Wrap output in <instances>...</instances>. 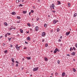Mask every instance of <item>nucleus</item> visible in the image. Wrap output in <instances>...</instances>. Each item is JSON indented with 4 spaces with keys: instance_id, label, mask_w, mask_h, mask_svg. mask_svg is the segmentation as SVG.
I'll list each match as a JSON object with an SVG mask.
<instances>
[{
    "instance_id": "nucleus-28",
    "label": "nucleus",
    "mask_w": 77,
    "mask_h": 77,
    "mask_svg": "<svg viewBox=\"0 0 77 77\" xmlns=\"http://www.w3.org/2000/svg\"><path fill=\"white\" fill-rule=\"evenodd\" d=\"M4 24L5 25V26H8V25L7 24V23H6L5 22L4 23Z\"/></svg>"
},
{
    "instance_id": "nucleus-46",
    "label": "nucleus",
    "mask_w": 77,
    "mask_h": 77,
    "mask_svg": "<svg viewBox=\"0 0 77 77\" xmlns=\"http://www.w3.org/2000/svg\"><path fill=\"white\" fill-rule=\"evenodd\" d=\"M13 47L12 45H10V47Z\"/></svg>"
},
{
    "instance_id": "nucleus-17",
    "label": "nucleus",
    "mask_w": 77,
    "mask_h": 77,
    "mask_svg": "<svg viewBox=\"0 0 77 77\" xmlns=\"http://www.w3.org/2000/svg\"><path fill=\"white\" fill-rule=\"evenodd\" d=\"M16 14V13H15V12H13L12 13V15H15Z\"/></svg>"
},
{
    "instance_id": "nucleus-47",
    "label": "nucleus",
    "mask_w": 77,
    "mask_h": 77,
    "mask_svg": "<svg viewBox=\"0 0 77 77\" xmlns=\"http://www.w3.org/2000/svg\"><path fill=\"white\" fill-rule=\"evenodd\" d=\"M52 12H54V13H55L56 12V11H52Z\"/></svg>"
},
{
    "instance_id": "nucleus-40",
    "label": "nucleus",
    "mask_w": 77,
    "mask_h": 77,
    "mask_svg": "<svg viewBox=\"0 0 77 77\" xmlns=\"http://www.w3.org/2000/svg\"><path fill=\"white\" fill-rule=\"evenodd\" d=\"M16 62L17 63H18L19 64V62H18V61H16Z\"/></svg>"
},
{
    "instance_id": "nucleus-15",
    "label": "nucleus",
    "mask_w": 77,
    "mask_h": 77,
    "mask_svg": "<svg viewBox=\"0 0 77 77\" xmlns=\"http://www.w3.org/2000/svg\"><path fill=\"white\" fill-rule=\"evenodd\" d=\"M23 13L24 14H26V13H27V11H23Z\"/></svg>"
},
{
    "instance_id": "nucleus-45",
    "label": "nucleus",
    "mask_w": 77,
    "mask_h": 77,
    "mask_svg": "<svg viewBox=\"0 0 77 77\" xmlns=\"http://www.w3.org/2000/svg\"><path fill=\"white\" fill-rule=\"evenodd\" d=\"M67 56H70V55H69V54H67Z\"/></svg>"
},
{
    "instance_id": "nucleus-8",
    "label": "nucleus",
    "mask_w": 77,
    "mask_h": 77,
    "mask_svg": "<svg viewBox=\"0 0 77 77\" xmlns=\"http://www.w3.org/2000/svg\"><path fill=\"white\" fill-rule=\"evenodd\" d=\"M57 21H58V20H54L53 21L54 24H56V23Z\"/></svg>"
},
{
    "instance_id": "nucleus-52",
    "label": "nucleus",
    "mask_w": 77,
    "mask_h": 77,
    "mask_svg": "<svg viewBox=\"0 0 77 77\" xmlns=\"http://www.w3.org/2000/svg\"><path fill=\"white\" fill-rule=\"evenodd\" d=\"M57 51H58V52H59V51H60L59 50V49L58 50V49H57Z\"/></svg>"
},
{
    "instance_id": "nucleus-53",
    "label": "nucleus",
    "mask_w": 77,
    "mask_h": 77,
    "mask_svg": "<svg viewBox=\"0 0 77 77\" xmlns=\"http://www.w3.org/2000/svg\"><path fill=\"white\" fill-rule=\"evenodd\" d=\"M27 49V48L26 47H25L24 48V50H25V49Z\"/></svg>"
},
{
    "instance_id": "nucleus-31",
    "label": "nucleus",
    "mask_w": 77,
    "mask_h": 77,
    "mask_svg": "<svg viewBox=\"0 0 77 77\" xmlns=\"http://www.w3.org/2000/svg\"><path fill=\"white\" fill-rule=\"evenodd\" d=\"M57 63L58 64H59V63H60V61H59V60H58Z\"/></svg>"
},
{
    "instance_id": "nucleus-18",
    "label": "nucleus",
    "mask_w": 77,
    "mask_h": 77,
    "mask_svg": "<svg viewBox=\"0 0 77 77\" xmlns=\"http://www.w3.org/2000/svg\"><path fill=\"white\" fill-rule=\"evenodd\" d=\"M17 19H18L19 20H20V19L21 17H20L17 16Z\"/></svg>"
},
{
    "instance_id": "nucleus-4",
    "label": "nucleus",
    "mask_w": 77,
    "mask_h": 77,
    "mask_svg": "<svg viewBox=\"0 0 77 77\" xmlns=\"http://www.w3.org/2000/svg\"><path fill=\"white\" fill-rule=\"evenodd\" d=\"M57 48H56L55 49L54 52V53H57Z\"/></svg>"
},
{
    "instance_id": "nucleus-12",
    "label": "nucleus",
    "mask_w": 77,
    "mask_h": 77,
    "mask_svg": "<svg viewBox=\"0 0 77 77\" xmlns=\"http://www.w3.org/2000/svg\"><path fill=\"white\" fill-rule=\"evenodd\" d=\"M20 30L21 33H23V29H20Z\"/></svg>"
},
{
    "instance_id": "nucleus-26",
    "label": "nucleus",
    "mask_w": 77,
    "mask_h": 77,
    "mask_svg": "<svg viewBox=\"0 0 77 77\" xmlns=\"http://www.w3.org/2000/svg\"><path fill=\"white\" fill-rule=\"evenodd\" d=\"M8 51L7 50H6L4 51L5 53H7V52Z\"/></svg>"
},
{
    "instance_id": "nucleus-62",
    "label": "nucleus",
    "mask_w": 77,
    "mask_h": 77,
    "mask_svg": "<svg viewBox=\"0 0 77 77\" xmlns=\"http://www.w3.org/2000/svg\"><path fill=\"white\" fill-rule=\"evenodd\" d=\"M26 33H29V31H28V32L26 31Z\"/></svg>"
},
{
    "instance_id": "nucleus-10",
    "label": "nucleus",
    "mask_w": 77,
    "mask_h": 77,
    "mask_svg": "<svg viewBox=\"0 0 77 77\" xmlns=\"http://www.w3.org/2000/svg\"><path fill=\"white\" fill-rule=\"evenodd\" d=\"M69 33H70V31L69 32H66V35H67V36L69 34Z\"/></svg>"
},
{
    "instance_id": "nucleus-57",
    "label": "nucleus",
    "mask_w": 77,
    "mask_h": 77,
    "mask_svg": "<svg viewBox=\"0 0 77 77\" xmlns=\"http://www.w3.org/2000/svg\"><path fill=\"white\" fill-rule=\"evenodd\" d=\"M12 65H14V63H12Z\"/></svg>"
},
{
    "instance_id": "nucleus-13",
    "label": "nucleus",
    "mask_w": 77,
    "mask_h": 77,
    "mask_svg": "<svg viewBox=\"0 0 77 77\" xmlns=\"http://www.w3.org/2000/svg\"><path fill=\"white\" fill-rule=\"evenodd\" d=\"M35 30L36 31L38 30V26L35 27Z\"/></svg>"
},
{
    "instance_id": "nucleus-16",
    "label": "nucleus",
    "mask_w": 77,
    "mask_h": 77,
    "mask_svg": "<svg viewBox=\"0 0 77 77\" xmlns=\"http://www.w3.org/2000/svg\"><path fill=\"white\" fill-rule=\"evenodd\" d=\"M77 13H75L73 15V17H76V16H77Z\"/></svg>"
},
{
    "instance_id": "nucleus-60",
    "label": "nucleus",
    "mask_w": 77,
    "mask_h": 77,
    "mask_svg": "<svg viewBox=\"0 0 77 77\" xmlns=\"http://www.w3.org/2000/svg\"><path fill=\"white\" fill-rule=\"evenodd\" d=\"M75 46H76V48H77V44H76Z\"/></svg>"
},
{
    "instance_id": "nucleus-41",
    "label": "nucleus",
    "mask_w": 77,
    "mask_h": 77,
    "mask_svg": "<svg viewBox=\"0 0 77 77\" xmlns=\"http://www.w3.org/2000/svg\"><path fill=\"white\" fill-rule=\"evenodd\" d=\"M27 41H30V39H27Z\"/></svg>"
},
{
    "instance_id": "nucleus-2",
    "label": "nucleus",
    "mask_w": 77,
    "mask_h": 77,
    "mask_svg": "<svg viewBox=\"0 0 77 77\" xmlns=\"http://www.w3.org/2000/svg\"><path fill=\"white\" fill-rule=\"evenodd\" d=\"M18 44L16 46H15V48H16L17 50H20V47H18Z\"/></svg>"
},
{
    "instance_id": "nucleus-59",
    "label": "nucleus",
    "mask_w": 77,
    "mask_h": 77,
    "mask_svg": "<svg viewBox=\"0 0 77 77\" xmlns=\"http://www.w3.org/2000/svg\"><path fill=\"white\" fill-rule=\"evenodd\" d=\"M33 9H35V7L34 6H33Z\"/></svg>"
},
{
    "instance_id": "nucleus-24",
    "label": "nucleus",
    "mask_w": 77,
    "mask_h": 77,
    "mask_svg": "<svg viewBox=\"0 0 77 77\" xmlns=\"http://www.w3.org/2000/svg\"><path fill=\"white\" fill-rule=\"evenodd\" d=\"M51 6H52V7H54V4H52Z\"/></svg>"
},
{
    "instance_id": "nucleus-48",
    "label": "nucleus",
    "mask_w": 77,
    "mask_h": 77,
    "mask_svg": "<svg viewBox=\"0 0 77 77\" xmlns=\"http://www.w3.org/2000/svg\"><path fill=\"white\" fill-rule=\"evenodd\" d=\"M58 73L57 72L55 73V75H57Z\"/></svg>"
},
{
    "instance_id": "nucleus-29",
    "label": "nucleus",
    "mask_w": 77,
    "mask_h": 77,
    "mask_svg": "<svg viewBox=\"0 0 77 77\" xmlns=\"http://www.w3.org/2000/svg\"><path fill=\"white\" fill-rule=\"evenodd\" d=\"M50 9H51V10H52V8L51 7H52L51 6V5H50Z\"/></svg>"
},
{
    "instance_id": "nucleus-42",
    "label": "nucleus",
    "mask_w": 77,
    "mask_h": 77,
    "mask_svg": "<svg viewBox=\"0 0 77 77\" xmlns=\"http://www.w3.org/2000/svg\"><path fill=\"white\" fill-rule=\"evenodd\" d=\"M58 42H61V40L60 39H59Z\"/></svg>"
},
{
    "instance_id": "nucleus-36",
    "label": "nucleus",
    "mask_w": 77,
    "mask_h": 77,
    "mask_svg": "<svg viewBox=\"0 0 77 77\" xmlns=\"http://www.w3.org/2000/svg\"><path fill=\"white\" fill-rule=\"evenodd\" d=\"M73 49H74V50H76V49H75V48L74 47H73Z\"/></svg>"
},
{
    "instance_id": "nucleus-7",
    "label": "nucleus",
    "mask_w": 77,
    "mask_h": 77,
    "mask_svg": "<svg viewBox=\"0 0 77 77\" xmlns=\"http://www.w3.org/2000/svg\"><path fill=\"white\" fill-rule=\"evenodd\" d=\"M44 59L45 61H46V62H47V61H48V58H47L45 57Z\"/></svg>"
},
{
    "instance_id": "nucleus-22",
    "label": "nucleus",
    "mask_w": 77,
    "mask_h": 77,
    "mask_svg": "<svg viewBox=\"0 0 77 77\" xmlns=\"http://www.w3.org/2000/svg\"><path fill=\"white\" fill-rule=\"evenodd\" d=\"M27 25L28 26H29V27H30L31 26L30 24L29 23H27Z\"/></svg>"
},
{
    "instance_id": "nucleus-27",
    "label": "nucleus",
    "mask_w": 77,
    "mask_h": 77,
    "mask_svg": "<svg viewBox=\"0 0 77 77\" xmlns=\"http://www.w3.org/2000/svg\"><path fill=\"white\" fill-rule=\"evenodd\" d=\"M7 35H11V34L9 32H8Z\"/></svg>"
},
{
    "instance_id": "nucleus-20",
    "label": "nucleus",
    "mask_w": 77,
    "mask_h": 77,
    "mask_svg": "<svg viewBox=\"0 0 77 77\" xmlns=\"http://www.w3.org/2000/svg\"><path fill=\"white\" fill-rule=\"evenodd\" d=\"M73 70L74 71V72H75V71H76V70L75 69V68H73Z\"/></svg>"
},
{
    "instance_id": "nucleus-21",
    "label": "nucleus",
    "mask_w": 77,
    "mask_h": 77,
    "mask_svg": "<svg viewBox=\"0 0 77 77\" xmlns=\"http://www.w3.org/2000/svg\"><path fill=\"white\" fill-rule=\"evenodd\" d=\"M48 44H46L45 45V47H48Z\"/></svg>"
},
{
    "instance_id": "nucleus-35",
    "label": "nucleus",
    "mask_w": 77,
    "mask_h": 77,
    "mask_svg": "<svg viewBox=\"0 0 77 77\" xmlns=\"http://www.w3.org/2000/svg\"><path fill=\"white\" fill-rule=\"evenodd\" d=\"M20 6L22 7V6H23V5H22V4H20V5L19 6V7H20Z\"/></svg>"
},
{
    "instance_id": "nucleus-33",
    "label": "nucleus",
    "mask_w": 77,
    "mask_h": 77,
    "mask_svg": "<svg viewBox=\"0 0 77 77\" xmlns=\"http://www.w3.org/2000/svg\"><path fill=\"white\" fill-rule=\"evenodd\" d=\"M72 50V48L70 47V51H71Z\"/></svg>"
},
{
    "instance_id": "nucleus-9",
    "label": "nucleus",
    "mask_w": 77,
    "mask_h": 77,
    "mask_svg": "<svg viewBox=\"0 0 77 77\" xmlns=\"http://www.w3.org/2000/svg\"><path fill=\"white\" fill-rule=\"evenodd\" d=\"M11 60L14 63H15V62L14 61V58H11Z\"/></svg>"
},
{
    "instance_id": "nucleus-58",
    "label": "nucleus",
    "mask_w": 77,
    "mask_h": 77,
    "mask_svg": "<svg viewBox=\"0 0 77 77\" xmlns=\"http://www.w3.org/2000/svg\"><path fill=\"white\" fill-rule=\"evenodd\" d=\"M24 60V58H22V60H23V61Z\"/></svg>"
},
{
    "instance_id": "nucleus-63",
    "label": "nucleus",
    "mask_w": 77,
    "mask_h": 77,
    "mask_svg": "<svg viewBox=\"0 0 77 77\" xmlns=\"http://www.w3.org/2000/svg\"><path fill=\"white\" fill-rule=\"evenodd\" d=\"M53 30H51V33H52V32H53Z\"/></svg>"
},
{
    "instance_id": "nucleus-1",
    "label": "nucleus",
    "mask_w": 77,
    "mask_h": 77,
    "mask_svg": "<svg viewBox=\"0 0 77 77\" xmlns=\"http://www.w3.org/2000/svg\"><path fill=\"white\" fill-rule=\"evenodd\" d=\"M39 68L37 67V68H34L33 69V71H36L38 70V69Z\"/></svg>"
},
{
    "instance_id": "nucleus-25",
    "label": "nucleus",
    "mask_w": 77,
    "mask_h": 77,
    "mask_svg": "<svg viewBox=\"0 0 77 77\" xmlns=\"http://www.w3.org/2000/svg\"><path fill=\"white\" fill-rule=\"evenodd\" d=\"M68 6L70 7V4L69 3H68Z\"/></svg>"
},
{
    "instance_id": "nucleus-30",
    "label": "nucleus",
    "mask_w": 77,
    "mask_h": 77,
    "mask_svg": "<svg viewBox=\"0 0 77 77\" xmlns=\"http://www.w3.org/2000/svg\"><path fill=\"white\" fill-rule=\"evenodd\" d=\"M16 3H19V0H17Z\"/></svg>"
},
{
    "instance_id": "nucleus-6",
    "label": "nucleus",
    "mask_w": 77,
    "mask_h": 77,
    "mask_svg": "<svg viewBox=\"0 0 77 77\" xmlns=\"http://www.w3.org/2000/svg\"><path fill=\"white\" fill-rule=\"evenodd\" d=\"M57 2L58 3L57 4V5H61V3H60V2L59 1H57Z\"/></svg>"
},
{
    "instance_id": "nucleus-3",
    "label": "nucleus",
    "mask_w": 77,
    "mask_h": 77,
    "mask_svg": "<svg viewBox=\"0 0 77 77\" xmlns=\"http://www.w3.org/2000/svg\"><path fill=\"white\" fill-rule=\"evenodd\" d=\"M45 32H43L42 33V36H45Z\"/></svg>"
},
{
    "instance_id": "nucleus-43",
    "label": "nucleus",
    "mask_w": 77,
    "mask_h": 77,
    "mask_svg": "<svg viewBox=\"0 0 77 77\" xmlns=\"http://www.w3.org/2000/svg\"><path fill=\"white\" fill-rule=\"evenodd\" d=\"M8 40H9V42L11 41V39H9Z\"/></svg>"
},
{
    "instance_id": "nucleus-32",
    "label": "nucleus",
    "mask_w": 77,
    "mask_h": 77,
    "mask_svg": "<svg viewBox=\"0 0 77 77\" xmlns=\"http://www.w3.org/2000/svg\"><path fill=\"white\" fill-rule=\"evenodd\" d=\"M44 27H47V25L46 24H44Z\"/></svg>"
},
{
    "instance_id": "nucleus-5",
    "label": "nucleus",
    "mask_w": 77,
    "mask_h": 77,
    "mask_svg": "<svg viewBox=\"0 0 77 77\" xmlns=\"http://www.w3.org/2000/svg\"><path fill=\"white\" fill-rule=\"evenodd\" d=\"M65 75V72H63L62 73V77H64Z\"/></svg>"
},
{
    "instance_id": "nucleus-38",
    "label": "nucleus",
    "mask_w": 77,
    "mask_h": 77,
    "mask_svg": "<svg viewBox=\"0 0 77 77\" xmlns=\"http://www.w3.org/2000/svg\"><path fill=\"white\" fill-rule=\"evenodd\" d=\"M25 43L26 44H28V42H26V41L25 42Z\"/></svg>"
},
{
    "instance_id": "nucleus-56",
    "label": "nucleus",
    "mask_w": 77,
    "mask_h": 77,
    "mask_svg": "<svg viewBox=\"0 0 77 77\" xmlns=\"http://www.w3.org/2000/svg\"><path fill=\"white\" fill-rule=\"evenodd\" d=\"M42 42H44V39H42Z\"/></svg>"
},
{
    "instance_id": "nucleus-64",
    "label": "nucleus",
    "mask_w": 77,
    "mask_h": 77,
    "mask_svg": "<svg viewBox=\"0 0 77 77\" xmlns=\"http://www.w3.org/2000/svg\"><path fill=\"white\" fill-rule=\"evenodd\" d=\"M13 29H14V30H15V28L14 27V28H13Z\"/></svg>"
},
{
    "instance_id": "nucleus-49",
    "label": "nucleus",
    "mask_w": 77,
    "mask_h": 77,
    "mask_svg": "<svg viewBox=\"0 0 77 77\" xmlns=\"http://www.w3.org/2000/svg\"><path fill=\"white\" fill-rule=\"evenodd\" d=\"M5 43H3V46H5Z\"/></svg>"
},
{
    "instance_id": "nucleus-61",
    "label": "nucleus",
    "mask_w": 77,
    "mask_h": 77,
    "mask_svg": "<svg viewBox=\"0 0 77 77\" xmlns=\"http://www.w3.org/2000/svg\"><path fill=\"white\" fill-rule=\"evenodd\" d=\"M2 37H3V36H0V38H2Z\"/></svg>"
},
{
    "instance_id": "nucleus-14",
    "label": "nucleus",
    "mask_w": 77,
    "mask_h": 77,
    "mask_svg": "<svg viewBox=\"0 0 77 77\" xmlns=\"http://www.w3.org/2000/svg\"><path fill=\"white\" fill-rule=\"evenodd\" d=\"M13 29V26H11V28L8 30H9L10 31H11V30H12Z\"/></svg>"
},
{
    "instance_id": "nucleus-50",
    "label": "nucleus",
    "mask_w": 77,
    "mask_h": 77,
    "mask_svg": "<svg viewBox=\"0 0 77 77\" xmlns=\"http://www.w3.org/2000/svg\"><path fill=\"white\" fill-rule=\"evenodd\" d=\"M7 35H8V34H5V37H7Z\"/></svg>"
},
{
    "instance_id": "nucleus-44",
    "label": "nucleus",
    "mask_w": 77,
    "mask_h": 77,
    "mask_svg": "<svg viewBox=\"0 0 77 77\" xmlns=\"http://www.w3.org/2000/svg\"><path fill=\"white\" fill-rule=\"evenodd\" d=\"M32 26H33V27H34V24H32Z\"/></svg>"
},
{
    "instance_id": "nucleus-51",
    "label": "nucleus",
    "mask_w": 77,
    "mask_h": 77,
    "mask_svg": "<svg viewBox=\"0 0 77 77\" xmlns=\"http://www.w3.org/2000/svg\"><path fill=\"white\" fill-rule=\"evenodd\" d=\"M62 36H60V39H62Z\"/></svg>"
},
{
    "instance_id": "nucleus-11",
    "label": "nucleus",
    "mask_w": 77,
    "mask_h": 77,
    "mask_svg": "<svg viewBox=\"0 0 77 77\" xmlns=\"http://www.w3.org/2000/svg\"><path fill=\"white\" fill-rule=\"evenodd\" d=\"M71 54L72 55V56H74V55L75 54V53L73 52L71 53Z\"/></svg>"
},
{
    "instance_id": "nucleus-55",
    "label": "nucleus",
    "mask_w": 77,
    "mask_h": 77,
    "mask_svg": "<svg viewBox=\"0 0 77 77\" xmlns=\"http://www.w3.org/2000/svg\"><path fill=\"white\" fill-rule=\"evenodd\" d=\"M16 66H17V67L18 66V64H16Z\"/></svg>"
},
{
    "instance_id": "nucleus-34",
    "label": "nucleus",
    "mask_w": 77,
    "mask_h": 77,
    "mask_svg": "<svg viewBox=\"0 0 77 77\" xmlns=\"http://www.w3.org/2000/svg\"><path fill=\"white\" fill-rule=\"evenodd\" d=\"M31 12L32 13H33V12H34V11H33V10H31Z\"/></svg>"
},
{
    "instance_id": "nucleus-19",
    "label": "nucleus",
    "mask_w": 77,
    "mask_h": 77,
    "mask_svg": "<svg viewBox=\"0 0 77 77\" xmlns=\"http://www.w3.org/2000/svg\"><path fill=\"white\" fill-rule=\"evenodd\" d=\"M26 58L28 60H30L31 59L30 57H26Z\"/></svg>"
},
{
    "instance_id": "nucleus-23",
    "label": "nucleus",
    "mask_w": 77,
    "mask_h": 77,
    "mask_svg": "<svg viewBox=\"0 0 77 77\" xmlns=\"http://www.w3.org/2000/svg\"><path fill=\"white\" fill-rule=\"evenodd\" d=\"M57 32H59V28H58L57 30Z\"/></svg>"
},
{
    "instance_id": "nucleus-54",
    "label": "nucleus",
    "mask_w": 77,
    "mask_h": 77,
    "mask_svg": "<svg viewBox=\"0 0 77 77\" xmlns=\"http://www.w3.org/2000/svg\"><path fill=\"white\" fill-rule=\"evenodd\" d=\"M31 14V12H30L29 13V15H30Z\"/></svg>"
},
{
    "instance_id": "nucleus-39",
    "label": "nucleus",
    "mask_w": 77,
    "mask_h": 77,
    "mask_svg": "<svg viewBox=\"0 0 77 77\" xmlns=\"http://www.w3.org/2000/svg\"><path fill=\"white\" fill-rule=\"evenodd\" d=\"M26 39H30V37H28Z\"/></svg>"
},
{
    "instance_id": "nucleus-37",
    "label": "nucleus",
    "mask_w": 77,
    "mask_h": 77,
    "mask_svg": "<svg viewBox=\"0 0 77 77\" xmlns=\"http://www.w3.org/2000/svg\"><path fill=\"white\" fill-rule=\"evenodd\" d=\"M20 23V21H19L17 22V23Z\"/></svg>"
}]
</instances>
